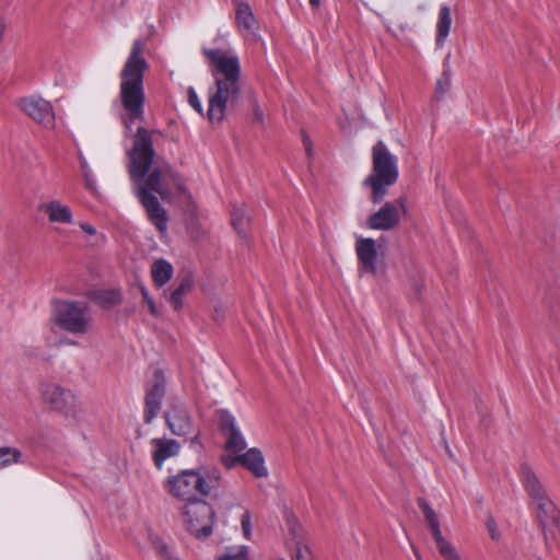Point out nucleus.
Listing matches in <instances>:
<instances>
[{
	"label": "nucleus",
	"mask_w": 560,
	"mask_h": 560,
	"mask_svg": "<svg viewBox=\"0 0 560 560\" xmlns=\"http://www.w3.org/2000/svg\"><path fill=\"white\" fill-rule=\"evenodd\" d=\"M187 98L189 105L201 116H205L202 104L199 100V96L196 90L192 86H189L187 90Z\"/></svg>",
	"instance_id": "nucleus-32"
},
{
	"label": "nucleus",
	"mask_w": 560,
	"mask_h": 560,
	"mask_svg": "<svg viewBox=\"0 0 560 560\" xmlns=\"http://www.w3.org/2000/svg\"><path fill=\"white\" fill-rule=\"evenodd\" d=\"M223 464L231 468L235 463H241L248 470L253 472V475L257 478H262L268 475V470L265 466V459L261 452L256 448H249L245 454L238 455L236 457H223Z\"/></svg>",
	"instance_id": "nucleus-18"
},
{
	"label": "nucleus",
	"mask_w": 560,
	"mask_h": 560,
	"mask_svg": "<svg viewBox=\"0 0 560 560\" xmlns=\"http://www.w3.org/2000/svg\"><path fill=\"white\" fill-rule=\"evenodd\" d=\"M419 509L422 511L424 515L425 523L428 528L436 544L440 555L445 560H460L459 555L457 553L455 547L444 539L440 529V522L436 513L429 505V503L423 499L419 498L417 500Z\"/></svg>",
	"instance_id": "nucleus-11"
},
{
	"label": "nucleus",
	"mask_w": 560,
	"mask_h": 560,
	"mask_svg": "<svg viewBox=\"0 0 560 560\" xmlns=\"http://www.w3.org/2000/svg\"><path fill=\"white\" fill-rule=\"evenodd\" d=\"M38 211L45 213L51 223L71 224L73 222L70 207L61 203L59 200L39 203Z\"/></svg>",
	"instance_id": "nucleus-21"
},
{
	"label": "nucleus",
	"mask_w": 560,
	"mask_h": 560,
	"mask_svg": "<svg viewBox=\"0 0 560 560\" xmlns=\"http://www.w3.org/2000/svg\"><path fill=\"white\" fill-rule=\"evenodd\" d=\"M40 394L44 404L52 411L68 413L74 406V394L58 384H44Z\"/></svg>",
	"instance_id": "nucleus-14"
},
{
	"label": "nucleus",
	"mask_w": 560,
	"mask_h": 560,
	"mask_svg": "<svg viewBox=\"0 0 560 560\" xmlns=\"http://www.w3.org/2000/svg\"><path fill=\"white\" fill-rule=\"evenodd\" d=\"M170 492L187 503L199 501V497L209 494L210 487L199 471L183 470L167 479Z\"/></svg>",
	"instance_id": "nucleus-6"
},
{
	"label": "nucleus",
	"mask_w": 560,
	"mask_h": 560,
	"mask_svg": "<svg viewBox=\"0 0 560 560\" xmlns=\"http://www.w3.org/2000/svg\"><path fill=\"white\" fill-rule=\"evenodd\" d=\"M371 155L372 171L363 180V185L371 188V201L380 203L387 195L388 188L398 179V158L382 140L373 145Z\"/></svg>",
	"instance_id": "nucleus-3"
},
{
	"label": "nucleus",
	"mask_w": 560,
	"mask_h": 560,
	"mask_svg": "<svg viewBox=\"0 0 560 560\" xmlns=\"http://www.w3.org/2000/svg\"><path fill=\"white\" fill-rule=\"evenodd\" d=\"M451 86V73L448 70H444L442 75L436 82L435 91L442 96Z\"/></svg>",
	"instance_id": "nucleus-34"
},
{
	"label": "nucleus",
	"mask_w": 560,
	"mask_h": 560,
	"mask_svg": "<svg viewBox=\"0 0 560 560\" xmlns=\"http://www.w3.org/2000/svg\"><path fill=\"white\" fill-rule=\"evenodd\" d=\"M202 54L209 61L211 75L214 81L221 80L223 82L240 83L242 70L238 57L235 54L210 48H203Z\"/></svg>",
	"instance_id": "nucleus-7"
},
{
	"label": "nucleus",
	"mask_w": 560,
	"mask_h": 560,
	"mask_svg": "<svg viewBox=\"0 0 560 560\" xmlns=\"http://www.w3.org/2000/svg\"><path fill=\"white\" fill-rule=\"evenodd\" d=\"M452 25L451 10L448 5H442L439 11V18L436 23V36L435 44L439 48H442L450 34Z\"/></svg>",
	"instance_id": "nucleus-24"
},
{
	"label": "nucleus",
	"mask_w": 560,
	"mask_h": 560,
	"mask_svg": "<svg viewBox=\"0 0 560 560\" xmlns=\"http://www.w3.org/2000/svg\"><path fill=\"white\" fill-rule=\"evenodd\" d=\"M190 447L201 446V434L198 431L189 441Z\"/></svg>",
	"instance_id": "nucleus-39"
},
{
	"label": "nucleus",
	"mask_w": 560,
	"mask_h": 560,
	"mask_svg": "<svg viewBox=\"0 0 560 560\" xmlns=\"http://www.w3.org/2000/svg\"><path fill=\"white\" fill-rule=\"evenodd\" d=\"M80 228L89 235H94L96 234V230L94 226H92L91 224L89 223H80Z\"/></svg>",
	"instance_id": "nucleus-38"
},
{
	"label": "nucleus",
	"mask_w": 560,
	"mask_h": 560,
	"mask_svg": "<svg viewBox=\"0 0 560 560\" xmlns=\"http://www.w3.org/2000/svg\"><path fill=\"white\" fill-rule=\"evenodd\" d=\"M406 212L405 198L399 197L395 200L384 202L377 211L370 214L366 220V225L371 230L393 231L400 226Z\"/></svg>",
	"instance_id": "nucleus-9"
},
{
	"label": "nucleus",
	"mask_w": 560,
	"mask_h": 560,
	"mask_svg": "<svg viewBox=\"0 0 560 560\" xmlns=\"http://www.w3.org/2000/svg\"><path fill=\"white\" fill-rule=\"evenodd\" d=\"M310 3L313 8H318L320 4L319 0H310Z\"/></svg>",
	"instance_id": "nucleus-41"
},
{
	"label": "nucleus",
	"mask_w": 560,
	"mask_h": 560,
	"mask_svg": "<svg viewBox=\"0 0 560 560\" xmlns=\"http://www.w3.org/2000/svg\"><path fill=\"white\" fill-rule=\"evenodd\" d=\"M164 419L171 432L177 436H186L194 431V420L184 402L177 398L168 402Z\"/></svg>",
	"instance_id": "nucleus-13"
},
{
	"label": "nucleus",
	"mask_w": 560,
	"mask_h": 560,
	"mask_svg": "<svg viewBox=\"0 0 560 560\" xmlns=\"http://www.w3.org/2000/svg\"><path fill=\"white\" fill-rule=\"evenodd\" d=\"M78 159L80 161L81 171H82V174H83V177H84L88 188H93L94 179H93L92 171H91L85 158L83 156V154L80 151L78 152Z\"/></svg>",
	"instance_id": "nucleus-31"
},
{
	"label": "nucleus",
	"mask_w": 560,
	"mask_h": 560,
	"mask_svg": "<svg viewBox=\"0 0 560 560\" xmlns=\"http://www.w3.org/2000/svg\"><path fill=\"white\" fill-rule=\"evenodd\" d=\"M218 560H249L247 547H230Z\"/></svg>",
	"instance_id": "nucleus-29"
},
{
	"label": "nucleus",
	"mask_w": 560,
	"mask_h": 560,
	"mask_svg": "<svg viewBox=\"0 0 560 560\" xmlns=\"http://www.w3.org/2000/svg\"><path fill=\"white\" fill-rule=\"evenodd\" d=\"M153 445L152 459L154 465L161 469L164 462L179 453L180 445L176 440L173 439H153L151 441Z\"/></svg>",
	"instance_id": "nucleus-22"
},
{
	"label": "nucleus",
	"mask_w": 560,
	"mask_h": 560,
	"mask_svg": "<svg viewBox=\"0 0 560 560\" xmlns=\"http://www.w3.org/2000/svg\"><path fill=\"white\" fill-rule=\"evenodd\" d=\"M255 115H256V118H257L258 120H261V119H262V113H261L258 108H256V110H255Z\"/></svg>",
	"instance_id": "nucleus-43"
},
{
	"label": "nucleus",
	"mask_w": 560,
	"mask_h": 560,
	"mask_svg": "<svg viewBox=\"0 0 560 560\" xmlns=\"http://www.w3.org/2000/svg\"><path fill=\"white\" fill-rule=\"evenodd\" d=\"M151 275L156 287L167 283L173 276V266L165 259H159L151 267Z\"/></svg>",
	"instance_id": "nucleus-26"
},
{
	"label": "nucleus",
	"mask_w": 560,
	"mask_h": 560,
	"mask_svg": "<svg viewBox=\"0 0 560 560\" xmlns=\"http://www.w3.org/2000/svg\"><path fill=\"white\" fill-rule=\"evenodd\" d=\"M166 393V378L161 369L154 371L152 380L148 381L144 388L143 421L149 424L160 413L162 401Z\"/></svg>",
	"instance_id": "nucleus-10"
},
{
	"label": "nucleus",
	"mask_w": 560,
	"mask_h": 560,
	"mask_svg": "<svg viewBox=\"0 0 560 560\" xmlns=\"http://www.w3.org/2000/svg\"><path fill=\"white\" fill-rule=\"evenodd\" d=\"M158 133L144 127L137 129L129 151V174L150 222L160 232H164L167 228V213L154 194L164 201H171L174 194H185L186 187L182 177L168 164L156 163L151 170L155 156L153 137Z\"/></svg>",
	"instance_id": "nucleus-1"
},
{
	"label": "nucleus",
	"mask_w": 560,
	"mask_h": 560,
	"mask_svg": "<svg viewBox=\"0 0 560 560\" xmlns=\"http://www.w3.org/2000/svg\"><path fill=\"white\" fill-rule=\"evenodd\" d=\"M154 549L163 560H168L171 557H173L172 552L170 551V548L162 540H156L154 542Z\"/></svg>",
	"instance_id": "nucleus-36"
},
{
	"label": "nucleus",
	"mask_w": 560,
	"mask_h": 560,
	"mask_svg": "<svg viewBox=\"0 0 560 560\" xmlns=\"http://www.w3.org/2000/svg\"><path fill=\"white\" fill-rule=\"evenodd\" d=\"M140 292H141V295L143 298V300L145 301V303L148 304V307H149V311L152 315L156 316L158 315V310H156V306H155V303L154 301L152 300V298L149 295V292L148 290L141 285L140 287Z\"/></svg>",
	"instance_id": "nucleus-37"
},
{
	"label": "nucleus",
	"mask_w": 560,
	"mask_h": 560,
	"mask_svg": "<svg viewBox=\"0 0 560 560\" xmlns=\"http://www.w3.org/2000/svg\"><path fill=\"white\" fill-rule=\"evenodd\" d=\"M21 462L22 453L19 448L10 446L0 447V469Z\"/></svg>",
	"instance_id": "nucleus-28"
},
{
	"label": "nucleus",
	"mask_w": 560,
	"mask_h": 560,
	"mask_svg": "<svg viewBox=\"0 0 560 560\" xmlns=\"http://www.w3.org/2000/svg\"><path fill=\"white\" fill-rule=\"evenodd\" d=\"M249 217L242 207L234 206L231 211V222L240 235L245 236L246 228L249 224Z\"/></svg>",
	"instance_id": "nucleus-27"
},
{
	"label": "nucleus",
	"mask_w": 560,
	"mask_h": 560,
	"mask_svg": "<svg viewBox=\"0 0 560 560\" xmlns=\"http://www.w3.org/2000/svg\"><path fill=\"white\" fill-rule=\"evenodd\" d=\"M219 427L226 436L225 448L231 453H238L246 447V442L236 427L235 418L228 410L218 411Z\"/></svg>",
	"instance_id": "nucleus-17"
},
{
	"label": "nucleus",
	"mask_w": 560,
	"mask_h": 560,
	"mask_svg": "<svg viewBox=\"0 0 560 560\" xmlns=\"http://www.w3.org/2000/svg\"><path fill=\"white\" fill-rule=\"evenodd\" d=\"M125 2H126V0H119L118 2H115L114 9L122 7L125 4Z\"/></svg>",
	"instance_id": "nucleus-42"
},
{
	"label": "nucleus",
	"mask_w": 560,
	"mask_h": 560,
	"mask_svg": "<svg viewBox=\"0 0 560 560\" xmlns=\"http://www.w3.org/2000/svg\"><path fill=\"white\" fill-rule=\"evenodd\" d=\"M52 318L58 328L77 336L88 334L93 322L88 304L80 301H57Z\"/></svg>",
	"instance_id": "nucleus-4"
},
{
	"label": "nucleus",
	"mask_w": 560,
	"mask_h": 560,
	"mask_svg": "<svg viewBox=\"0 0 560 560\" xmlns=\"http://www.w3.org/2000/svg\"><path fill=\"white\" fill-rule=\"evenodd\" d=\"M186 529L198 539H203L212 534L214 510L203 500L186 503L185 505Z\"/></svg>",
	"instance_id": "nucleus-8"
},
{
	"label": "nucleus",
	"mask_w": 560,
	"mask_h": 560,
	"mask_svg": "<svg viewBox=\"0 0 560 560\" xmlns=\"http://www.w3.org/2000/svg\"><path fill=\"white\" fill-rule=\"evenodd\" d=\"M144 49L145 43L142 39H136L120 71L119 96L131 122L144 120L143 80L144 73L149 69V63L143 57Z\"/></svg>",
	"instance_id": "nucleus-2"
},
{
	"label": "nucleus",
	"mask_w": 560,
	"mask_h": 560,
	"mask_svg": "<svg viewBox=\"0 0 560 560\" xmlns=\"http://www.w3.org/2000/svg\"><path fill=\"white\" fill-rule=\"evenodd\" d=\"M304 144H305L307 153L311 154V142L306 136H304Z\"/></svg>",
	"instance_id": "nucleus-40"
},
{
	"label": "nucleus",
	"mask_w": 560,
	"mask_h": 560,
	"mask_svg": "<svg viewBox=\"0 0 560 560\" xmlns=\"http://www.w3.org/2000/svg\"><path fill=\"white\" fill-rule=\"evenodd\" d=\"M21 109L33 120L46 128L55 126V114L49 102L40 97H25L20 103Z\"/></svg>",
	"instance_id": "nucleus-15"
},
{
	"label": "nucleus",
	"mask_w": 560,
	"mask_h": 560,
	"mask_svg": "<svg viewBox=\"0 0 560 560\" xmlns=\"http://www.w3.org/2000/svg\"><path fill=\"white\" fill-rule=\"evenodd\" d=\"M521 480L526 492L533 499L534 503L547 498V494L540 481L538 480V478L536 477V475L534 474L529 466L523 465L521 467Z\"/></svg>",
	"instance_id": "nucleus-23"
},
{
	"label": "nucleus",
	"mask_w": 560,
	"mask_h": 560,
	"mask_svg": "<svg viewBox=\"0 0 560 560\" xmlns=\"http://www.w3.org/2000/svg\"><path fill=\"white\" fill-rule=\"evenodd\" d=\"M490 533H491V537L494 539V538H495V535H494V528H491V527H490Z\"/></svg>",
	"instance_id": "nucleus-45"
},
{
	"label": "nucleus",
	"mask_w": 560,
	"mask_h": 560,
	"mask_svg": "<svg viewBox=\"0 0 560 560\" xmlns=\"http://www.w3.org/2000/svg\"><path fill=\"white\" fill-rule=\"evenodd\" d=\"M235 23L238 32L245 38L254 37L259 30L253 10L247 2L236 4Z\"/></svg>",
	"instance_id": "nucleus-20"
},
{
	"label": "nucleus",
	"mask_w": 560,
	"mask_h": 560,
	"mask_svg": "<svg viewBox=\"0 0 560 560\" xmlns=\"http://www.w3.org/2000/svg\"><path fill=\"white\" fill-rule=\"evenodd\" d=\"M194 287V278L190 273L185 275L179 284L174 289L170 295V303L175 310H180L183 306V298L188 294Z\"/></svg>",
	"instance_id": "nucleus-25"
},
{
	"label": "nucleus",
	"mask_w": 560,
	"mask_h": 560,
	"mask_svg": "<svg viewBox=\"0 0 560 560\" xmlns=\"http://www.w3.org/2000/svg\"><path fill=\"white\" fill-rule=\"evenodd\" d=\"M241 524H242V529H243L244 537L246 539H250V536H252V521H250V513L248 511H246L242 515Z\"/></svg>",
	"instance_id": "nucleus-35"
},
{
	"label": "nucleus",
	"mask_w": 560,
	"mask_h": 560,
	"mask_svg": "<svg viewBox=\"0 0 560 560\" xmlns=\"http://www.w3.org/2000/svg\"><path fill=\"white\" fill-rule=\"evenodd\" d=\"M535 505L546 544H548L549 538L555 536V532L559 527L560 511L548 497L535 502Z\"/></svg>",
	"instance_id": "nucleus-16"
},
{
	"label": "nucleus",
	"mask_w": 560,
	"mask_h": 560,
	"mask_svg": "<svg viewBox=\"0 0 560 560\" xmlns=\"http://www.w3.org/2000/svg\"><path fill=\"white\" fill-rule=\"evenodd\" d=\"M220 317H222L221 310L215 308V319L219 320Z\"/></svg>",
	"instance_id": "nucleus-44"
},
{
	"label": "nucleus",
	"mask_w": 560,
	"mask_h": 560,
	"mask_svg": "<svg viewBox=\"0 0 560 560\" xmlns=\"http://www.w3.org/2000/svg\"><path fill=\"white\" fill-rule=\"evenodd\" d=\"M241 88L238 82L213 81L208 90L207 117L210 122H221L225 117L228 105H234L240 98Z\"/></svg>",
	"instance_id": "nucleus-5"
},
{
	"label": "nucleus",
	"mask_w": 560,
	"mask_h": 560,
	"mask_svg": "<svg viewBox=\"0 0 560 560\" xmlns=\"http://www.w3.org/2000/svg\"><path fill=\"white\" fill-rule=\"evenodd\" d=\"M292 560H314V556L307 545L303 544L302 541H298L295 544V551Z\"/></svg>",
	"instance_id": "nucleus-30"
},
{
	"label": "nucleus",
	"mask_w": 560,
	"mask_h": 560,
	"mask_svg": "<svg viewBox=\"0 0 560 560\" xmlns=\"http://www.w3.org/2000/svg\"><path fill=\"white\" fill-rule=\"evenodd\" d=\"M100 299L104 304L116 305L121 302V295L119 291L107 290L101 293Z\"/></svg>",
	"instance_id": "nucleus-33"
},
{
	"label": "nucleus",
	"mask_w": 560,
	"mask_h": 560,
	"mask_svg": "<svg viewBox=\"0 0 560 560\" xmlns=\"http://www.w3.org/2000/svg\"><path fill=\"white\" fill-rule=\"evenodd\" d=\"M359 264L364 272L376 275L377 250L373 238H359L355 243Z\"/></svg>",
	"instance_id": "nucleus-19"
},
{
	"label": "nucleus",
	"mask_w": 560,
	"mask_h": 560,
	"mask_svg": "<svg viewBox=\"0 0 560 560\" xmlns=\"http://www.w3.org/2000/svg\"><path fill=\"white\" fill-rule=\"evenodd\" d=\"M419 509L422 511L424 515L425 523L428 528L436 544L440 555L445 560H460L459 555L457 553L455 547L444 539L440 529V522L436 513L429 505V503L423 499L419 498L417 500Z\"/></svg>",
	"instance_id": "nucleus-12"
}]
</instances>
